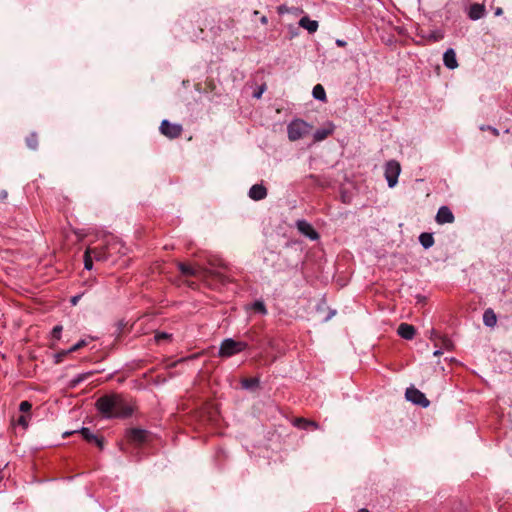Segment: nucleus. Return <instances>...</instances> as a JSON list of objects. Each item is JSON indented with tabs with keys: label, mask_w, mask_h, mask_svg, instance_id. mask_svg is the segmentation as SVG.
<instances>
[{
	"label": "nucleus",
	"mask_w": 512,
	"mask_h": 512,
	"mask_svg": "<svg viewBox=\"0 0 512 512\" xmlns=\"http://www.w3.org/2000/svg\"><path fill=\"white\" fill-rule=\"evenodd\" d=\"M283 11H285V8L279 7V12L282 13Z\"/></svg>",
	"instance_id": "obj_41"
},
{
	"label": "nucleus",
	"mask_w": 512,
	"mask_h": 512,
	"mask_svg": "<svg viewBox=\"0 0 512 512\" xmlns=\"http://www.w3.org/2000/svg\"><path fill=\"white\" fill-rule=\"evenodd\" d=\"M397 333L406 340H411L415 336L416 330L414 326L407 324V323H401L398 326Z\"/></svg>",
	"instance_id": "obj_13"
},
{
	"label": "nucleus",
	"mask_w": 512,
	"mask_h": 512,
	"mask_svg": "<svg viewBox=\"0 0 512 512\" xmlns=\"http://www.w3.org/2000/svg\"><path fill=\"white\" fill-rule=\"evenodd\" d=\"M358 512H369L367 509H361Z\"/></svg>",
	"instance_id": "obj_44"
},
{
	"label": "nucleus",
	"mask_w": 512,
	"mask_h": 512,
	"mask_svg": "<svg viewBox=\"0 0 512 512\" xmlns=\"http://www.w3.org/2000/svg\"><path fill=\"white\" fill-rule=\"evenodd\" d=\"M248 195L251 199L259 201L267 196V189L262 184H254L250 188Z\"/></svg>",
	"instance_id": "obj_12"
},
{
	"label": "nucleus",
	"mask_w": 512,
	"mask_h": 512,
	"mask_svg": "<svg viewBox=\"0 0 512 512\" xmlns=\"http://www.w3.org/2000/svg\"><path fill=\"white\" fill-rule=\"evenodd\" d=\"M85 344H86V342L84 340H80L75 345H73L69 350H67L65 353L67 354V353H71V352L77 351L78 349L83 347Z\"/></svg>",
	"instance_id": "obj_30"
},
{
	"label": "nucleus",
	"mask_w": 512,
	"mask_h": 512,
	"mask_svg": "<svg viewBox=\"0 0 512 512\" xmlns=\"http://www.w3.org/2000/svg\"><path fill=\"white\" fill-rule=\"evenodd\" d=\"M61 332H62V326L56 325L52 330V337L56 340H59L61 337Z\"/></svg>",
	"instance_id": "obj_28"
},
{
	"label": "nucleus",
	"mask_w": 512,
	"mask_h": 512,
	"mask_svg": "<svg viewBox=\"0 0 512 512\" xmlns=\"http://www.w3.org/2000/svg\"><path fill=\"white\" fill-rule=\"evenodd\" d=\"M445 347L449 348L450 347V342H445Z\"/></svg>",
	"instance_id": "obj_43"
},
{
	"label": "nucleus",
	"mask_w": 512,
	"mask_h": 512,
	"mask_svg": "<svg viewBox=\"0 0 512 512\" xmlns=\"http://www.w3.org/2000/svg\"><path fill=\"white\" fill-rule=\"evenodd\" d=\"M294 425L296 427H298L300 429H304V430H308L310 428H313V429L319 428L318 423L311 421V420L304 419V418H296L294 421Z\"/></svg>",
	"instance_id": "obj_17"
},
{
	"label": "nucleus",
	"mask_w": 512,
	"mask_h": 512,
	"mask_svg": "<svg viewBox=\"0 0 512 512\" xmlns=\"http://www.w3.org/2000/svg\"><path fill=\"white\" fill-rule=\"evenodd\" d=\"M483 322L488 327H494L497 323L496 314L492 309H486L483 313Z\"/></svg>",
	"instance_id": "obj_18"
},
{
	"label": "nucleus",
	"mask_w": 512,
	"mask_h": 512,
	"mask_svg": "<svg viewBox=\"0 0 512 512\" xmlns=\"http://www.w3.org/2000/svg\"><path fill=\"white\" fill-rule=\"evenodd\" d=\"M312 95L316 100L326 101V92L321 84H317L313 87Z\"/></svg>",
	"instance_id": "obj_20"
},
{
	"label": "nucleus",
	"mask_w": 512,
	"mask_h": 512,
	"mask_svg": "<svg viewBox=\"0 0 512 512\" xmlns=\"http://www.w3.org/2000/svg\"><path fill=\"white\" fill-rule=\"evenodd\" d=\"M419 242L421 243V245L425 248V249H428L430 247L433 246L434 244V238H433V235L431 233H422L420 234L419 236Z\"/></svg>",
	"instance_id": "obj_19"
},
{
	"label": "nucleus",
	"mask_w": 512,
	"mask_h": 512,
	"mask_svg": "<svg viewBox=\"0 0 512 512\" xmlns=\"http://www.w3.org/2000/svg\"><path fill=\"white\" fill-rule=\"evenodd\" d=\"M267 21H268V20H267V17H266V16H263V17L261 18V23L266 24V23H267Z\"/></svg>",
	"instance_id": "obj_38"
},
{
	"label": "nucleus",
	"mask_w": 512,
	"mask_h": 512,
	"mask_svg": "<svg viewBox=\"0 0 512 512\" xmlns=\"http://www.w3.org/2000/svg\"><path fill=\"white\" fill-rule=\"evenodd\" d=\"M160 131L163 135L173 139L180 136L182 127L178 124H172L168 120H163L160 125Z\"/></svg>",
	"instance_id": "obj_6"
},
{
	"label": "nucleus",
	"mask_w": 512,
	"mask_h": 512,
	"mask_svg": "<svg viewBox=\"0 0 512 512\" xmlns=\"http://www.w3.org/2000/svg\"><path fill=\"white\" fill-rule=\"evenodd\" d=\"M441 354H442V351L439 350V349L435 350L434 353H433L434 356H439Z\"/></svg>",
	"instance_id": "obj_37"
},
{
	"label": "nucleus",
	"mask_w": 512,
	"mask_h": 512,
	"mask_svg": "<svg viewBox=\"0 0 512 512\" xmlns=\"http://www.w3.org/2000/svg\"><path fill=\"white\" fill-rule=\"evenodd\" d=\"M130 441L135 443H141L145 441L147 436V431L143 429L133 428L128 431L127 434Z\"/></svg>",
	"instance_id": "obj_15"
},
{
	"label": "nucleus",
	"mask_w": 512,
	"mask_h": 512,
	"mask_svg": "<svg viewBox=\"0 0 512 512\" xmlns=\"http://www.w3.org/2000/svg\"><path fill=\"white\" fill-rule=\"evenodd\" d=\"M296 227L301 234L305 235L310 240H317L319 238L318 232L306 220H298Z\"/></svg>",
	"instance_id": "obj_7"
},
{
	"label": "nucleus",
	"mask_w": 512,
	"mask_h": 512,
	"mask_svg": "<svg viewBox=\"0 0 512 512\" xmlns=\"http://www.w3.org/2000/svg\"><path fill=\"white\" fill-rule=\"evenodd\" d=\"M299 26L306 29L309 33H315L319 27L316 20H311L307 16H304L300 19Z\"/></svg>",
	"instance_id": "obj_16"
},
{
	"label": "nucleus",
	"mask_w": 512,
	"mask_h": 512,
	"mask_svg": "<svg viewBox=\"0 0 512 512\" xmlns=\"http://www.w3.org/2000/svg\"><path fill=\"white\" fill-rule=\"evenodd\" d=\"M258 384V380L255 379V378H251V379H245L243 382H242V385L244 388H250L252 386H255Z\"/></svg>",
	"instance_id": "obj_27"
},
{
	"label": "nucleus",
	"mask_w": 512,
	"mask_h": 512,
	"mask_svg": "<svg viewBox=\"0 0 512 512\" xmlns=\"http://www.w3.org/2000/svg\"><path fill=\"white\" fill-rule=\"evenodd\" d=\"M401 172V167L398 161L390 160L385 165V179L390 188H393L397 182Z\"/></svg>",
	"instance_id": "obj_4"
},
{
	"label": "nucleus",
	"mask_w": 512,
	"mask_h": 512,
	"mask_svg": "<svg viewBox=\"0 0 512 512\" xmlns=\"http://www.w3.org/2000/svg\"><path fill=\"white\" fill-rule=\"evenodd\" d=\"M178 267H179V270L181 271V273L183 275L194 276V275L197 274V269L192 267V266H190V265H187V264H184V263H179Z\"/></svg>",
	"instance_id": "obj_21"
},
{
	"label": "nucleus",
	"mask_w": 512,
	"mask_h": 512,
	"mask_svg": "<svg viewBox=\"0 0 512 512\" xmlns=\"http://www.w3.org/2000/svg\"><path fill=\"white\" fill-rule=\"evenodd\" d=\"M261 94H262V90H260L259 92H257L254 96L256 98H260L261 97Z\"/></svg>",
	"instance_id": "obj_39"
},
{
	"label": "nucleus",
	"mask_w": 512,
	"mask_h": 512,
	"mask_svg": "<svg viewBox=\"0 0 512 512\" xmlns=\"http://www.w3.org/2000/svg\"><path fill=\"white\" fill-rule=\"evenodd\" d=\"M26 143L30 149H36L38 146L37 135L35 133L30 134L26 139Z\"/></svg>",
	"instance_id": "obj_23"
},
{
	"label": "nucleus",
	"mask_w": 512,
	"mask_h": 512,
	"mask_svg": "<svg viewBox=\"0 0 512 512\" xmlns=\"http://www.w3.org/2000/svg\"><path fill=\"white\" fill-rule=\"evenodd\" d=\"M405 396L408 401L413 404L420 405L423 408L428 407L430 404L424 393L414 387L407 388Z\"/></svg>",
	"instance_id": "obj_5"
},
{
	"label": "nucleus",
	"mask_w": 512,
	"mask_h": 512,
	"mask_svg": "<svg viewBox=\"0 0 512 512\" xmlns=\"http://www.w3.org/2000/svg\"><path fill=\"white\" fill-rule=\"evenodd\" d=\"M335 312H331L326 318L325 320H329L333 315H334Z\"/></svg>",
	"instance_id": "obj_40"
},
{
	"label": "nucleus",
	"mask_w": 512,
	"mask_h": 512,
	"mask_svg": "<svg viewBox=\"0 0 512 512\" xmlns=\"http://www.w3.org/2000/svg\"><path fill=\"white\" fill-rule=\"evenodd\" d=\"M335 43H336V45H337V46H339V47H344V46H346V44H347V43H346V41H344V40H342V39H337V40L335 41Z\"/></svg>",
	"instance_id": "obj_34"
},
{
	"label": "nucleus",
	"mask_w": 512,
	"mask_h": 512,
	"mask_svg": "<svg viewBox=\"0 0 512 512\" xmlns=\"http://www.w3.org/2000/svg\"><path fill=\"white\" fill-rule=\"evenodd\" d=\"M17 424H18V425H21L23 428H27V427H28V424H29L28 417H27L26 415H21V416L17 419Z\"/></svg>",
	"instance_id": "obj_29"
},
{
	"label": "nucleus",
	"mask_w": 512,
	"mask_h": 512,
	"mask_svg": "<svg viewBox=\"0 0 512 512\" xmlns=\"http://www.w3.org/2000/svg\"><path fill=\"white\" fill-rule=\"evenodd\" d=\"M436 221L439 224L452 223L454 221V215L447 206H442L437 212Z\"/></svg>",
	"instance_id": "obj_9"
},
{
	"label": "nucleus",
	"mask_w": 512,
	"mask_h": 512,
	"mask_svg": "<svg viewBox=\"0 0 512 512\" xmlns=\"http://www.w3.org/2000/svg\"><path fill=\"white\" fill-rule=\"evenodd\" d=\"M335 130V125L332 122H326L323 127L317 129L313 134L314 142H321L325 140L328 136L333 134Z\"/></svg>",
	"instance_id": "obj_8"
},
{
	"label": "nucleus",
	"mask_w": 512,
	"mask_h": 512,
	"mask_svg": "<svg viewBox=\"0 0 512 512\" xmlns=\"http://www.w3.org/2000/svg\"><path fill=\"white\" fill-rule=\"evenodd\" d=\"M283 11H285V8L279 7V12L282 13Z\"/></svg>",
	"instance_id": "obj_42"
},
{
	"label": "nucleus",
	"mask_w": 512,
	"mask_h": 512,
	"mask_svg": "<svg viewBox=\"0 0 512 512\" xmlns=\"http://www.w3.org/2000/svg\"><path fill=\"white\" fill-rule=\"evenodd\" d=\"M486 10L485 6L479 3H474L470 6L468 10V17L473 20H479L485 16Z\"/></svg>",
	"instance_id": "obj_11"
},
{
	"label": "nucleus",
	"mask_w": 512,
	"mask_h": 512,
	"mask_svg": "<svg viewBox=\"0 0 512 512\" xmlns=\"http://www.w3.org/2000/svg\"><path fill=\"white\" fill-rule=\"evenodd\" d=\"M443 63L448 69L451 70L458 67L456 52L453 48H449L444 52Z\"/></svg>",
	"instance_id": "obj_10"
},
{
	"label": "nucleus",
	"mask_w": 512,
	"mask_h": 512,
	"mask_svg": "<svg viewBox=\"0 0 512 512\" xmlns=\"http://www.w3.org/2000/svg\"><path fill=\"white\" fill-rule=\"evenodd\" d=\"M91 249H92L91 256L93 257V259H96L98 261L106 259L107 256L103 250H99L98 248H91Z\"/></svg>",
	"instance_id": "obj_24"
},
{
	"label": "nucleus",
	"mask_w": 512,
	"mask_h": 512,
	"mask_svg": "<svg viewBox=\"0 0 512 512\" xmlns=\"http://www.w3.org/2000/svg\"><path fill=\"white\" fill-rule=\"evenodd\" d=\"M247 347L248 345L246 342L226 338L220 344L218 355L220 357L228 358L244 351Z\"/></svg>",
	"instance_id": "obj_3"
},
{
	"label": "nucleus",
	"mask_w": 512,
	"mask_h": 512,
	"mask_svg": "<svg viewBox=\"0 0 512 512\" xmlns=\"http://www.w3.org/2000/svg\"><path fill=\"white\" fill-rule=\"evenodd\" d=\"M32 408V404L29 401H22L19 405V410L23 413H28Z\"/></svg>",
	"instance_id": "obj_26"
},
{
	"label": "nucleus",
	"mask_w": 512,
	"mask_h": 512,
	"mask_svg": "<svg viewBox=\"0 0 512 512\" xmlns=\"http://www.w3.org/2000/svg\"><path fill=\"white\" fill-rule=\"evenodd\" d=\"M91 248H87L84 254V266L87 270H91L93 267V257L91 256Z\"/></svg>",
	"instance_id": "obj_22"
},
{
	"label": "nucleus",
	"mask_w": 512,
	"mask_h": 512,
	"mask_svg": "<svg viewBox=\"0 0 512 512\" xmlns=\"http://www.w3.org/2000/svg\"><path fill=\"white\" fill-rule=\"evenodd\" d=\"M168 337H169V335L166 333H158L155 335V340L157 342H160L162 339H167Z\"/></svg>",
	"instance_id": "obj_32"
},
{
	"label": "nucleus",
	"mask_w": 512,
	"mask_h": 512,
	"mask_svg": "<svg viewBox=\"0 0 512 512\" xmlns=\"http://www.w3.org/2000/svg\"><path fill=\"white\" fill-rule=\"evenodd\" d=\"M79 432L81 433V435L83 436V438L88 441V442H95V444L100 447V448H103V439L102 438H99L98 436L94 435L89 428H86V427H82Z\"/></svg>",
	"instance_id": "obj_14"
},
{
	"label": "nucleus",
	"mask_w": 512,
	"mask_h": 512,
	"mask_svg": "<svg viewBox=\"0 0 512 512\" xmlns=\"http://www.w3.org/2000/svg\"><path fill=\"white\" fill-rule=\"evenodd\" d=\"M8 193L6 190L0 191V202H3L7 199Z\"/></svg>",
	"instance_id": "obj_33"
},
{
	"label": "nucleus",
	"mask_w": 512,
	"mask_h": 512,
	"mask_svg": "<svg viewBox=\"0 0 512 512\" xmlns=\"http://www.w3.org/2000/svg\"><path fill=\"white\" fill-rule=\"evenodd\" d=\"M82 297V294H78V295H75V296H72L71 299H70V303L75 306L77 305V303L79 302V300L81 299Z\"/></svg>",
	"instance_id": "obj_31"
},
{
	"label": "nucleus",
	"mask_w": 512,
	"mask_h": 512,
	"mask_svg": "<svg viewBox=\"0 0 512 512\" xmlns=\"http://www.w3.org/2000/svg\"><path fill=\"white\" fill-rule=\"evenodd\" d=\"M253 309L263 315L267 314V309L262 301H255L253 303Z\"/></svg>",
	"instance_id": "obj_25"
},
{
	"label": "nucleus",
	"mask_w": 512,
	"mask_h": 512,
	"mask_svg": "<svg viewBox=\"0 0 512 512\" xmlns=\"http://www.w3.org/2000/svg\"><path fill=\"white\" fill-rule=\"evenodd\" d=\"M488 129L491 130L494 135H496V136L499 135V132H498V130L496 128L488 127Z\"/></svg>",
	"instance_id": "obj_35"
},
{
	"label": "nucleus",
	"mask_w": 512,
	"mask_h": 512,
	"mask_svg": "<svg viewBox=\"0 0 512 512\" xmlns=\"http://www.w3.org/2000/svg\"><path fill=\"white\" fill-rule=\"evenodd\" d=\"M96 409L103 417L127 418L132 415L133 407L120 394H109L100 397L95 403Z\"/></svg>",
	"instance_id": "obj_1"
},
{
	"label": "nucleus",
	"mask_w": 512,
	"mask_h": 512,
	"mask_svg": "<svg viewBox=\"0 0 512 512\" xmlns=\"http://www.w3.org/2000/svg\"><path fill=\"white\" fill-rule=\"evenodd\" d=\"M502 13H503L502 8H497L496 11H495V15L496 16H500Z\"/></svg>",
	"instance_id": "obj_36"
},
{
	"label": "nucleus",
	"mask_w": 512,
	"mask_h": 512,
	"mask_svg": "<svg viewBox=\"0 0 512 512\" xmlns=\"http://www.w3.org/2000/svg\"><path fill=\"white\" fill-rule=\"evenodd\" d=\"M312 130V125L300 118H295L287 125V136L292 142L298 141L308 135Z\"/></svg>",
	"instance_id": "obj_2"
}]
</instances>
